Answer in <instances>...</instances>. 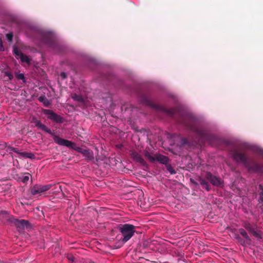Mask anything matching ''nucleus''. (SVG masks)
Returning a JSON list of instances; mask_svg holds the SVG:
<instances>
[{"label":"nucleus","mask_w":263,"mask_h":263,"mask_svg":"<svg viewBox=\"0 0 263 263\" xmlns=\"http://www.w3.org/2000/svg\"><path fill=\"white\" fill-rule=\"evenodd\" d=\"M163 111L171 116L179 115L180 119L178 122L195 133L202 140L211 142L216 138L208 130L198 127L197 119L191 115L180 113L178 108H164Z\"/></svg>","instance_id":"nucleus-1"},{"label":"nucleus","mask_w":263,"mask_h":263,"mask_svg":"<svg viewBox=\"0 0 263 263\" xmlns=\"http://www.w3.org/2000/svg\"><path fill=\"white\" fill-rule=\"evenodd\" d=\"M31 122L33 123L34 126L38 129H41L52 136L54 141L61 146H65L69 148L73 149L76 151L81 153L87 161H92L94 159L93 152L88 149H83L80 147L77 146L76 144L71 141L61 138L59 136L54 135L53 133L46 125L43 124L41 120H39L35 117H33Z\"/></svg>","instance_id":"nucleus-2"},{"label":"nucleus","mask_w":263,"mask_h":263,"mask_svg":"<svg viewBox=\"0 0 263 263\" xmlns=\"http://www.w3.org/2000/svg\"><path fill=\"white\" fill-rule=\"evenodd\" d=\"M230 155L236 162L242 163L249 171L263 174V165L248 158L245 152L234 148L230 151Z\"/></svg>","instance_id":"nucleus-3"},{"label":"nucleus","mask_w":263,"mask_h":263,"mask_svg":"<svg viewBox=\"0 0 263 263\" xmlns=\"http://www.w3.org/2000/svg\"><path fill=\"white\" fill-rule=\"evenodd\" d=\"M118 229L121 235L119 240L123 244L127 242L136 232V227L128 223L120 224L118 226Z\"/></svg>","instance_id":"nucleus-4"},{"label":"nucleus","mask_w":263,"mask_h":263,"mask_svg":"<svg viewBox=\"0 0 263 263\" xmlns=\"http://www.w3.org/2000/svg\"><path fill=\"white\" fill-rule=\"evenodd\" d=\"M42 112L47 116V118L53 122L58 123H62L64 121L63 118L58 115L53 110L50 109H43Z\"/></svg>","instance_id":"nucleus-5"},{"label":"nucleus","mask_w":263,"mask_h":263,"mask_svg":"<svg viewBox=\"0 0 263 263\" xmlns=\"http://www.w3.org/2000/svg\"><path fill=\"white\" fill-rule=\"evenodd\" d=\"M52 186V184L46 185L35 184L30 189V193L32 195L41 194L49 190Z\"/></svg>","instance_id":"nucleus-6"},{"label":"nucleus","mask_w":263,"mask_h":263,"mask_svg":"<svg viewBox=\"0 0 263 263\" xmlns=\"http://www.w3.org/2000/svg\"><path fill=\"white\" fill-rule=\"evenodd\" d=\"M41 38L42 41L50 47H54L56 45L57 43L51 32H44L42 33Z\"/></svg>","instance_id":"nucleus-7"},{"label":"nucleus","mask_w":263,"mask_h":263,"mask_svg":"<svg viewBox=\"0 0 263 263\" xmlns=\"http://www.w3.org/2000/svg\"><path fill=\"white\" fill-rule=\"evenodd\" d=\"M205 178L213 185L216 186H223V181L219 177L213 175L211 172L205 173Z\"/></svg>","instance_id":"nucleus-8"},{"label":"nucleus","mask_w":263,"mask_h":263,"mask_svg":"<svg viewBox=\"0 0 263 263\" xmlns=\"http://www.w3.org/2000/svg\"><path fill=\"white\" fill-rule=\"evenodd\" d=\"M243 227L253 236H254L257 240H260L261 239V236L259 231L257 230L255 226H252L250 223L246 222L244 223Z\"/></svg>","instance_id":"nucleus-9"},{"label":"nucleus","mask_w":263,"mask_h":263,"mask_svg":"<svg viewBox=\"0 0 263 263\" xmlns=\"http://www.w3.org/2000/svg\"><path fill=\"white\" fill-rule=\"evenodd\" d=\"M131 157L136 162L139 163L141 165L145 167H148V165L142 156L136 151H133L131 153Z\"/></svg>","instance_id":"nucleus-10"},{"label":"nucleus","mask_w":263,"mask_h":263,"mask_svg":"<svg viewBox=\"0 0 263 263\" xmlns=\"http://www.w3.org/2000/svg\"><path fill=\"white\" fill-rule=\"evenodd\" d=\"M12 222L14 224V225L20 229H24L25 228H28L29 226V221L25 219H13Z\"/></svg>","instance_id":"nucleus-11"},{"label":"nucleus","mask_w":263,"mask_h":263,"mask_svg":"<svg viewBox=\"0 0 263 263\" xmlns=\"http://www.w3.org/2000/svg\"><path fill=\"white\" fill-rule=\"evenodd\" d=\"M199 183L207 191H210L211 189L209 181L205 178V174L204 176H200L198 178Z\"/></svg>","instance_id":"nucleus-12"},{"label":"nucleus","mask_w":263,"mask_h":263,"mask_svg":"<svg viewBox=\"0 0 263 263\" xmlns=\"http://www.w3.org/2000/svg\"><path fill=\"white\" fill-rule=\"evenodd\" d=\"M169 159L167 157L161 155L156 154L155 155V161H157L163 164H166L169 162Z\"/></svg>","instance_id":"nucleus-13"},{"label":"nucleus","mask_w":263,"mask_h":263,"mask_svg":"<svg viewBox=\"0 0 263 263\" xmlns=\"http://www.w3.org/2000/svg\"><path fill=\"white\" fill-rule=\"evenodd\" d=\"M238 232L241 235V236L246 239V243H250V242L251 241V239L248 235L246 231L242 228H240L238 230Z\"/></svg>","instance_id":"nucleus-14"},{"label":"nucleus","mask_w":263,"mask_h":263,"mask_svg":"<svg viewBox=\"0 0 263 263\" xmlns=\"http://www.w3.org/2000/svg\"><path fill=\"white\" fill-rule=\"evenodd\" d=\"M18 155L25 158H29L31 159H33L35 158L34 154L32 153L20 152Z\"/></svg>","instance_id":"nucleus-15"},{"label":"nucleus","mask_w":263,"mask_h":263,"mask_svg":"<svg viewBox=\"0 0 263 263\" xmlns=\"http://www.w3.org/2000/svg\"><path fill=\"white\" fill-rule=\"evenodd\" d=\"M39 101L43 103L44 105L48 107L50 105V102L44 95H42L39 98Z\"/></svg>","instance_id":"nucleus-16"},{"label":"nucleus","mask_w":263,"mask_h":263,"mask_svg":"<svg viewBox=\"0 0 263 263\" xmlns=\"http://www.w3.org/2000/svg\"><path fill=\"white\" fill-rule=\"evenodd\" d=\"M144 155L151 162H155V156H152L148 151H144Z\"/></svg>","instance_id":"nucleus-17"},{"label":"nucleus","mask_w":263,"mask_h":263,"mask_svg":"<svg viewBox=\"0 0 263 263\" xmlns=\"http://www.w3.org/2000/svg\"><path fill=\"white\" fill-rule=\"evenodd\" d=\"M71 98L74 100V101L79 102H83L84 101L83 98L79 95H77L76 93H74L72 95Z\"/></svg>","instance_id":"nucleus-18"},{"label":"nucleus","mask_w":263,"mask_h":263,"mask_svg":"<svg viewBox=\"0 0 263 263\" xmlns=\"http://www.w3.org/2000/svg\"><path fill=\"white\" fill-rule=\"evenodd\" d=\"M20 59L21 61L23 63H27L29 64L30 62V60L29 58L24 54H21V56L18 58Z\"/></svg>","instance_id":"nucleus-19"},{"label":"nucleus","mask_w":263,"mask_h":263,"mask_svg":"<svg viewBox=\"0 0 263 263\" xmlns=\"http://www.w3.org/2000/svg\"><path fill=\"white\" fill-rule=\"evenodd\" d=\"M6 151L7 152L9 153V154H11V151H12L14 153L18 154H19L20 152L18 148H15V147H12L10 146H7Z\"/></svg>","instance_id":"nucleus-20"},{"label":"nucleus","mask_w":263,"mask_h":263,"mask_svg":"<svg viewBox=\"0 0 263 263\" xmlns=\"http://www.w3.org/2000/svg\"><path fill=\"white\" fill-rule=\"evenodd\" d=\"M165 166L166 168V170L171 174H176V171L174 170L172 166L168 164V163L165 164Z\"/></svg>","instance_id":"nucleus-21"},{"label":"nucleus","mask_w":263,"mask_h":263,"mask_svg":"<svg viewBox=\"0 0 263 263\" xmlns=\"http://www.w3.org/2000/svg\"><path fill=\"white\" fill-rule=\"evenodd\" d=\"M15 77L17 79L23 80L24 83L26 82L24 74L23 73H16L15 74Z\"/></svg>","instance_id":"nucleus-22"},{"label":"nucleus","mask_w":263,"mask_h":263,"mask_svg":"<svg viewBox=\"0 0 263 263\" xmlns=\"http://www.w3.org/2000/svg\"><path fill=\"white\" fill-rule=\"evenodd\" d=\"M13 52L15 54L17 59H18V58L21 56V54H23V53L21 51H20L16 47H14L13 48Z\"/></svg>","instance_id":"nucleus-23"},{"label":"nucleus","mask_w":263,"mask_h":263,"mask_svg":"<svg viewBox=\"0 0 263 263\" xmlns=\"http://www.w3.org/2000/svg\"><path fill=\"white\" fill-rule=\"evenodd\" d=\"M5 76L8 77L9 80H12L13 79V76L11 72L9 71H6Z\"/></svg>","instance_id":"nucleus-24"},{"label":"nucleus","mask_w":263,"mask_h":263,"mask_svg":"<svg viewBox=\"0 0 263 263\" xmlns=\"http://www.w3.org/2000/svg\"><path fill=\"white\" fill-rule=\"evenodd\" d=\"M143 102L144 103H145L146 105L149 106H153V103L148 99V98H144Z\"/></svg>","instance_id":"nucleus-25"},{"label":"nucleus","mask_w":263,"mask_h":263,"mask_svg":"<svg viewBox=\"0 0 263 263\" xmlns=\"http://www.w3.org/2000/svg\"><path fill=\"white\" fill-rule=\"evenodd\" d=\"M28 175H29L28 174ZM29 179V175H27V176H23L22 178V181L25 183H27L28 180Z\"/></svg>","instance_id":"nucleus-26"},{"label":"nucleus","mask_w":263,"mask_h":263,"mask_svg":"<svg viewBox=\"0 0 263 263\" xmlns=\"http://www.w3.org/2000/svg\"><path fill=\"white\" fill-rule=\"evenodd\" d=\"M7 143L6 142H2L0 143V149H4L7 148Z\"/></svg>","instance_id":"nucleus-27"},{"label":"nucleus","mask_w":263,"mask_h":263,"mask_svg":"<svg viewBox=\"0 0 263 263\" xmlns=\"http://www.w3.org/2000/svg\"><path fill=\"white\" fill-rule=\"evenodd\" d=\"M7 38L9 41H11L13 38V34L12 33H8L6 35Z\"/></svg>","instance_id":"nucleus-28"},{"label":"nucleus","mask_w":263,"mask_h":263,"mask_svg":"<svg viewBox=\"0 0 263 263\" xmlns=\"http://www.w3.org/2000/svg\"><path fill=\"white\" fill-rule=\"evenodd\" d=\"M259 189L261 190V192L259 193V196H263V186L261 184H259L258 186Z\"/></svg>","instance_id":"nucleus-29"},{"label":"nucleus","mask_w":263,"mask_h":263,"mask_svg":"<svg viewBox=\"0 0 263 263\" xmlns=\"http://www.w3.org/2000/svg\"><path fill=\"white\" fill-rule=\"evenodd\" d=\"M181 142L182 145H184L187 144V140L185 138H182Z\"/></svg>","instance_id":"nucleus-30"},{"label":"nucleus","mask_w":263,"mask_h":263,"mask_svg":"<svg viewBox=\"0 0 263 263\" xmlns=\"http://www.w3.org/2000/svg\"><path fill=\"white\" fill-rule=\"evenodd\" d=\"M60 76L62 78V79H65L67 78V74L65 72H62L60 74Z\"/></svg>","instance_id":"nucleus-31"},{"label":"nucleus","mask_w":263,"mask_h":263,"mask_svg":"<svg viewBox=\"0 0 263 263\" xmlns=\"http://www.w3.org/2000/svg\"><path fill=\"white\" fill-rule=\"evenodd\" d=\"M0 50L1 51H4V48L3 45V42L2 39L0 38Z\"/></svg>","instance_id":"nucleus-32"},{"label":"nucleus","mask_w":263,"mask_h":263,"mask_svg":"<svg viewBox=\"0 0 263 263\" xmlns=\"http://www.w3.org/2000/svg\"><path fill=\"white\" fill-rule=\"evenodd\" d=\"M68 259L72 262L74 261V257L71 255L68 256Z\"/></svg>","instance_id":"nucleus-33"},{"label":"nucleus","mask_w":263,"mask_h":263,"mask_svg":"<svg viewBox=\"0 0 263 263\" xmlns=\"http://www.w3.org/2000/svg\"><path fill=\"white\" fill-rule=\"evenodd\" d=\"M259 202L261 203L262 205L263 206V196H259Z\"/></svg>","instance_id":"nucleus-34"},{"label":"nucleus","mask_w":263,"mask_h":263,"mask_svg":"<svg viewBox=\"0 0 263 263\" xmlns=\"http://www.w3.org/2000/svg\"><path fill=\"white\" fill-rule=\"evenodd\" d=\"M257 152L263 156V149H259L257 151Z\"/></svg>","instance_id":"nucleus-35"},{"label":"nucleus","mask_w":263,"mask_h":263,"mask_svg":"<svg viewBox=\"0 0 263 263\" xmlns=\"http://www.w3.org/2000/svg\"><path fill=\"white\" fill-rule=\"evenodd\" d=\"M191 181L192 183H194L195 185H198V184H199L198 183H197V182H196L194 181L192 179H191Z\"/></svg>","instance_id":"nucleus-36"},{"label":"nucleus","mask_w":263,"mask_h":263,"mask_svg":"<svg viewBox=\"0 0 263 263\" xmlns=\"http://www.w3.org/2000/svg\"><path fill=\"white\" fill-rule=\"evenodd\" d=\"M240 242H241V243L242 244H245L246 241H244V240H242V239H240Z\"/></svg>","instance_id":"nucleus-37"}]
</instances>
